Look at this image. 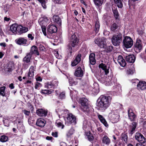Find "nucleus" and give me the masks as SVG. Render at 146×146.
<instances>
[{"instance_id": "34", "label": "nucleus", "mask_w": 146, "mask_h": 146, "mask_svg": "<svg viewBox=\"0 0 146 146\" xmlns=\"http://www.w3.org/2000/svg\"><path fill=\"white\" fill-rule=\"evenodd\" d=\"M75 130L74 128H71L67 132L66 135L68 138H70L74 132Z\"/></svg>"}, {"instance_id": "52", "label": "nucleus", "mask_w": 146, "mask_h": 146, "mask_svg": "<svg viewBox=\"0 0 146 146\" xmlns=\"http://www.w3.org/2000/svg\"><path fill=\"white\" fill-rule=\"evenodd\" d=\"M42 86V85L40 83L37 82L35 84V88L36 89H38L39 87Z\"/></svg>"}, {"instance_id": "56", "label": "nucleus", "mask_w": 146, "mask_h": 146, "mask_svg": "<svg viewBox=\"0 0 146 146\" xmlns=\"http://www.w3.org/2000/svg\"><path fill=\"white\" fill-rule=\"evenodd\" d=\"M39 50L41 51H44L45 50V48L43 46L40 44L39 45Z\"/></svg>"}, {"instance_id": "11", "label": "nucleus", "mask_w": 146, "mask_h": 146, "mask_svg": "<svg viewBox=\"0 0 146 146\" xmlns=\"http://www.w3.org/2000/svg\"><path fill=\"white\" fill-rule=\"evenodd\" d=\"M78 41L79 39L76 35L74 34L72 35L70 40V43L72 47H74L77 45Z\"/></svg>"}, {"instance_id": "55", "label": "nucleus", "mask_w": 146, "mask_h": 146, "mask_svg": "<svg viewBox=\"0 0 146 146\" xmlns=\"http://www.w3.org/2000/svg\"><path fill=\"white\" fill-rule=\"evenodd\" d=\"M88 125L87 124V122L86 121H84L83 122V128L84 129H85L87 127Z\"/></svg>"}, {"instance_id": "2", "label": "nucleus", "mask_w": 146, "mask_h": 146, "mask_svg": "<svg viewBox=\"0 0 146 146\" xmlns=\"http://www.w3.org/2000/svg\"><path fill=\"white\" fill-rule=\"evenodd\" d=\"M122 36L120 33H117L113 35L111 39L113 44L115 46L119 45L122 41Z\"/></svg>"}, {"instance_id": "43", "label": "nucleus", "mask_w": 146, "mask_h": 146, "mask_svg": "<svg viewBox=\"0 0 146 146\" xmlns=\"http://www.w3.org/2000/svg\"><path fill=\"white\" fill-rule=\"evenodd\" d=\"M56 125L58 127H60L62 129H63L64 127V125L59 121H57L56 122Z\"/></svg>"}, {"instance_id": "39", "label": "nucleus", "mask_w": 146, "mask_h": 146, "mask_svg": "<svg viewBox=\"0 0 146 146\" xmlns=\"http://www.w3.org/2000/svg\"><path fill=\"white\" fill-rule=\"evenodd\" d=\"M114 2L119 8H121L123 7V3L121 0H114Z\"/></svg>"}, {"instance_id": "33", "label": "nucleus", "mask_w": 146, "mask_h": 146, "mask_svg": "<svg viewBox=\"0 0 146 146\" xmlns=\"http://www.w3.org/2000/svg\"><path fill=\"white\" fill-rule=\"evenodd\" d=\"M118 27L117 23H114L111 25L110 26V30L111 31L114 32L116 31L117 30Z\"/></svg>"}, {"instance_id": "15", "label": "nucleus", "mask_w": 146, "mask_h": 146, "mask_svg": "<svg viewBox=\"0 0 146 146\" xmlns=\"http://www.w3.org/2000/svg\"><path fill=\"white\" fill-rule=\"evenodd\" d=\"M49 21L48 18L45 16L40 18L39 20V23L40 25L46 26Z\"/></svg>"}, {"instance_id": "13", "label": "nucleus", "mask_w": 146, "mask_h": 146, "mask_svg": "<svg viewBox=\"0 0 146 146\" xmlns=\"http://www.w3.org/2000/svg\"><path fill=\"white\" fill-rule=\"evenodd\" d=\"M18 25L16 24H13L10 27L9 33L11 35L16 34L18 32Z\"/></svg>"}, {"instance_id": "19", "label": "nucleus", "mask_w": 146, "mask_h": 146, "mask_svg": "<svg viewBox=\"0 0 146 146\" xmlns=\"http://www.w3.org/2000/svg\"><path fill=\"white\" fill-rule=\"evenodd\" d=\"M137 123L136 122L132 123L131 125L129 126V133L131 135H132L135 131V129L136 127Z\"/></svg>"}, {"instance_id": "50", "label": "nucleus", "mask_w": 146, "mask_h": 146, "mask_svg": "<svg viewBox=\"0 0 146 146\" xmlns=\"http://www.w3.org/2000/svg\"><path fill=\"white\" fill-rule=\"evenodd\" d=\"M103 38H104V37H102V38H101L100 39H99L98 38H97V39H95V40H94L95 43V44H96L99 46V44H97L96 43V40L97 41H98V43L99 44H103V42H102V39Z\"/></svg>"}, {"instance_id": "16", "label": "nucleus", "mask_w": 146, "mask_h": 146, "mask_svg": "<svg viewBox=\"0 0 146 146\" xmlns=\"http://www.w3.org/2000/svg\"><path fill=\"white\" fill-rule=\"evenodd\" d=\"M35 71V68L33 66H31L29 70V71L28 74L27 78L28 79H32L34 76V72Z\"/></svg>"}, {"instance_id": "63", "label": "nucleus", "mask_w": 146, "mask_h": 146, "mask_svg": "<svg viewBox=\"0 0 146 146\" xmlns=\"http://www.w3.org/2000/svg\"><path fill=\"white\" fill-rule=\"evenodd\" d=\"M60 146H66V144L64 142H61L60 143Z\"/></svg>"}, {"instance_id": "28", "label": "nucleus", "mask_w": 146, "mask_h": 146, "mask_svg": "<svg viewBox=\"0 0 146 146\" xmlns=\"http://www.w3.org/2000/svg\"><path fill=\"white\" fill-rule=\"evenodd\" d=\"M120 139L122 141L123 143H127L128 142V136L127 133H122L120 138Z\"/></svg>"}, {"instance_id": "45", "label": "nucleus", "mask_w": 146, "mask_h": 146, "mask_svg": "<svg viewBox=\"0 0 146 146\" xmlns=\"http://www.w3.org/2000/svg\"><path fill=\"white\" fill-rule=\"evenodd\" d=\"M11 7V5L8 4H5L3 10L4 11L5 13L9 11Z\"/></svg>"}, {"instance_id": "26", "label": "nucleus", "mask_w": 146, "mask_h": 146, "mask_svg": "<svg viewBox=\"0 0 146 146\" xmlns=\"http://www.w3.org/2000/svg\"><path fill=\"white\" fill-rule=\"evenodd\" d=\"M29 53L32 55L33 54L37 55H39L38 48L35 46H33L31 47V50Z\"/></svg>"}, {"instance_id": "41", "label": "nucleus", "mask_w": 146, "mask_h": 146, "mask_svg": "<svg viewBox=\"0 0 146 146\" xmlns=\"http://www.w3.org/2000/svg\"><path fill=\"white\" fill-rule=\"evenodd\" d=\"M86 134L87 137V138L89 141H92L94 139V137L92 134L90 132H87L86 133Z\"/></svg>"}, {"instance_id": "35", "label": "nucleus", "mask_w": 146, "mask_h": 146, "mask_svg": "<svg viewBox=\"0 0 146 146\" xmlns=\"http://www.w3.org/2000/svg\"><path fill=\"white\" fill-rule=\"evenodd\" d=\"M53 21L55 23H57L59 25L61 24V19L60 18L57 16L54 15L53 17Z\"/></svg>"}, {"instance_id": "36", "label": "nucleus", "mask_w": 146, "mask_h": 146, "mask_svg": "<svg viewBox=\"0 0 146 146\" xmlns=\"http://www.w3.org/2000/svg\"><path fill=\"white\" fill-rule=\"evenodd\" d=\"M32 56V55L29 53H27V55L24 58V61L27 63L29 62L30 61Z\"/></svg>"}, {"instance_id": "4", "label": "nucleus", "mask_w": 146, "mask_h": 146, "mask_svg": "<svg viewBox=\"0 0 146 146\" xmlns=\"http://www.w3.org/2000/svg\"><path fill=\"white\" fill-rule=\"evenodd\" d=\"M102 42H103V44H99L98 41H96L97 44H99V46L101 48H103L107 52H110L111 51L113 48L112 46L110 45H107L106 44V39L105 38H103L102 39Z\"/></svg>"}, {"instance_id": "22", "label": "nucleus", "mask_w": 146, "mask_h": 146, "mask_svg": "<svg viewBox=\"0 0 146 146\" xmlns=\"http://www.w3.org/2000/svg\"><path fill=\"white\" fill-rule=\"evenodd\" d=\"M46 123V121L44 119L41 118L38 119L36 122L37 125L40 127H44Z\"/></svg>"}, {"instance_id": "48", "label": "nucleus", "mask_w": 146, "mask_h": 146, "mask_svg": "<svg viewBox=\"0 0 146 146\" xmlns=\"http://www.w3.org/2000/svg\"><path fill=\"white\" fill-rule=\"evenodd\" d=\"M5 86H3L0 88V94L3 96H4L5 90Z\"/></svg>"}, {"instance_id": "38", "label": "nucleus", "mask_w": 146, "mask_h": 146, "mask_svg": "<svg viewBox=\"0 0 146 146\" xmlns=\"http://www.w3.org/2000/svg\"><path fill=\"white\" fill-rule=\"evenodd\" d=\"M93 1L96 5L100 7L103 3L104 0H93Z\"/></svg>"}, {"instance_id": "24", "label": "nucleus", "mask_w": 146, "mask_h": 146, "mask_svg": "<svg viewBox=\"0 0 146 146\" xmlns=\"http://www.w3.org/2000/svg\"><path fill=\"white\" fill-rule=\"evenodd\" d=\"M117 61L118 63L122 67H124L126 65L125 60L123 59L121 56L119 55L118 57Z\"/></svg>"}, {"instance_id": "57", "label": "nucleus", "mask_w": 146, "mask_h": 146, "mask_svg": "<svg viewBox=\"0 0 146 146\" xmlns=\"http://www.w3.org/2000/svg\"><path fill=\"white\" fill-rule=\"evenodd\" d=\"M52 135L54 137H58V132H52Z\"/></svg>"}, {"instance_id": "17", "label": "nucleus", "mask_w": 146, "mask_h": 146, "mask_svg": "<svg viewBox=\"0 0 146 146\" xmlns=\"http://www.w3.org/2000/svg\"><path fill=\"white\" fill-rule=\"evenodd\" d=\"M57 29L56 26L53 25H49L47 27V31L49 33L52 34L57 32Z\"/></svg>"}, {"instance_id": "42", "label": "nucleus", "mask_w": 146, "mask_h": 146, "mask_svg": "<svg viewBox=\"0 0 146 146\" xmlns=\"http://www.w3.org/2000/svg\"><path fill=\"white\" fill-rule=\"evenodd\" d=\"M100 27L99 23L98 21H96L95 23V29L94 31L96 33H97L98 32Z\"/></svg>"}, {"instance_id": "60", "label": "nucleus", "mask_w": 146, "mask_h": 146, "mask_svg": "<svg viewBox=\"0 0 146 146\" xmlns=\"http://www.w3.org/2000/svg\"><path fill=\"white\" fill-rule=\"evenodd\" d=\"M103 34L107 36L109 35V32L106 30H104V31Z\"/></svg>"}, {"instance_id": "9", "label": "nucleus", "mask_w": 146, "mask_h": 146, "mask_svg": "<svg viewBox=\"0 0 146 146\" xmlns=\"http://www.w3.org/2000/svg\"><path fill=\"white\" fill-rule=\"evenodd\" d=\"M142 47V44L141 40L139 39H137L134 45V49L135 52L137 53L140 52Z\"/></svg>"}, {"instance_id": "51", "label": "nucleus", "mask_w": 146, "mask_h": 146, "mask_svg": "<svg viewBox=\"0 0 146 146\" xmlns=\"http://www.w3.org/2000/svg\"><path fill=\"white\" fill-rule=\"evenodd\" d=\"M59 98L61 99H63L65 98V95L64 92H63L60 93L59 96Z\"/></svg>"}, {"instance_id": "46", "label": "nucleus", "mask_w": 146, "mask_h": 146, "mask_svg": "<svg viewBox=\"0 0 146 146\" xmlns=\"http://www.w3.org/2000/svg\"><path fill=\"white\" fill-rule=\"evenodd\" d=\"M23 112L27 117H29L31 115V112L30 110H22Z\"/></svg>"}, {"instance_id": "61", "label": "nucleus", "mask_w": 146, "mask_h": 146, "mask_svg": "<svg viewBox=\"0 0 146 146\" xmlns=\"http://www.w3.org/2000/svg\"><path fill=\"white\" fill-rule=\"evenodd\" d=\"M133 73V70L129 69L127 71V73L129 74H132Z\"/></svg>"}, {"instance_id": "6", "label": "nucleus", "mask_w": 146, "mask_h": 146, "mask_svg": "<svg viewBox=\"0 0 146 146\" xmlns=\"http://www.w3.org/2000/svg\"><path fill=\"white\" fill-rule=\"evenodd\" d=\"M110 118L111 122L115 123L117 122L119 117V113L118 110H115L112 111L110 113Z\"/></svg>"}, {"instance_id": "44", "label": "nucleus", "mask_w": 146, "mask_h": 146, "mask_svg": "<svg viewBox=\"0 0 146 146\" xmlns=\"http://www.w3.org/2000/svg\"><path fill=\"white\" fill-rule=\"evenodd\" d=\"M112 11L114 15V16L116 19L118 18L119 15L118 11L117 9H112Z\"/></svg>"}, {"instance_id": "32", "label": "nucleus", "mask_w": 146, "mask_h": 146, "mask_svg": "<svg viewBox=\"0 0 146 146\" xmlns=\"http://www.w3.org/2000/svg\"><path fill=\"white\" fill-rule=\"evenodd\" d=\"M102 141L103 144L109 145L110 143V140L109 137L106 136L103 137L102 139Z\"/></svg>"}, {"instance_id": "64", "label": "nucleus", "mask_w": 146, "mask_h": 146, "mask_svg": "<svg viewBox=\"0 0 146 146\" xmlns=\"http://www.w3.org/2000/svg\"><path fill=\"white\" fill-rule=\"evenodd\" d=\"M36 80L37 81H41L42 80V79L40 76H38L36 78Z\"/></svg>"}, {"instance_id": "31", "label": "nucleus", "mask_w": 146, "mask_h": 146, "mask_svg": "<svg viewBox=\"0 0 146 146\" xmlns=\"http://www.w3.org/2000/svg\"><path fill=\"white\" fill-rule=\"evenodd\" d=\"M98 118L100 119V121L106 127H108V124L105 119L103 117V116L99 114H98Z\"/></svg>"}, {"instance_id": "23", "label": "nucleus", "mask_w": 146, "mask_h": 146, "mask_svg": "<svg viewBox=\"0 0 146 146\" xmlns=\"http://www.w3.org/2000/svg\"><path fill=\"white\" fill-rule=\"evenodd\" d=\"M125 58L126 61L129 63L134 62L135 59V57L133 54L128 55L126 56Z\"/></svg>"}, {"instance_id": "59", "label": "nucleus", "mask_w": 146, "mask_h": 146, "mask_svg": "<svg viewBox=\"0 0 146 146\" xmlns=\"http://www.w3.org/2000/svg\"><path fill=\"white\" fill-rule=\"evenodd\" d=\"M28 37L29 38H30L31 40H33L34 38V37L32 35L30 34H28Z\"/></svg>"}, {"instance_id": "7", "label": "nucleus", "mask_w": 146, "mask_h": 146, "mask_svg": "<svg viewBox=\"0 0 146 146\" xmlns=\"http://www.w3.org/2000/svg\"><path fill=\"white\" fill-rule=\"evenodd\" d=\"M58 84V81H53L51 82L45 83L44 84V87L48 89H53L57 87Z\"/></svg>"}, {"instance_id": "21", "label": "nucleus", "mask_w": 146, "mask_h": 146, "mask_svg": "<svg viewBox=\"0 0 146 146\" xmlns=\"http://www.w3.org/2000/svg\"><path fill=\"white\" fill-rule=\"evenodd\" d=\"M81 56V55L80 54H78L77 56L74 60L72 62V66H76L80 61Z\"/></svg>"}, {"instance_id": "40", "label": "nucleus", "mask_w": 146, "mask_h": 146, "mask_svg": "<svg viewBox=\"0 0 146 146\" xmlns=\"http://www.w3.org/2000/svg\"><path fill=\"white\" fill-rule=\"evenodd\" d=\"M8 139V137L5 135H1L0 137V141L3 143L7 141Z\"/></svg>"}, {"instance_id": "20", "label": "nucleus", "mask_w": 146, "mask_h": 146, "mask_svg": "<svg viewBox=\"0 0 146 146\" xmlns=\"http://www.w3.org/2000/svg\"><path fill=\"white\" fill-rule=\"evenodd\" d=\"M27 40L24 38L20 37L15 40L16 43L20 45H25L27 44Z\"/></svg>"}, {"instance_id": "10", "label": "nucleus", "mask_w": 146, "mask_h": 146, "mask_svg": "<svg viewBox=\"0 0 146 146\" xmlns=\"http://www.w3.org/2000/svg\"><path fill=\"white\" fill-rule=\"evenodd\" d=\"M135 139L141 143H143L146 142V139L141 133H137L135 136Z\"/></svg>"}, {"instance_id": "5", "label": "nucleus", "mask_w": 146, "mask_h": 146, "mask_svg": "<svg viewBox=\"0 0 146 146\" xmlns=\"http://www.w3.org/2000/svg\"><path fill=\"white\" fill-rule=\"evenodd\" d=\"M123 43L124 46L126 48L131 47L133 44V41L132 38L129 36L124 37L123 40Z\"/></svg>"}, {"instance_id": "27", "label": "nucleus", "mask_w": 146, "mask_h": 146, "mask_svg": "<svg viewBox=\"0 0 146 146\" xmlns=\"http://www.w3.org/2000/svg\"><path fill=\"white\" fill-rule=\"evenodd\" d=\"M28 31V29L27 28L23 27L21 25H18V32L19 34L26 33Z\"/></svg>"}, {"instance_id": "37", "label": "nucleus", "mask_w": 146, "mask_h": 146, "mask_svg": "<svg viewBox=\"0 0 146 146\" xmlns=\"http://www.w3.org/2000/svg\"><path fill=\"white\" fill-rule=\"evenodd\" d=\"M53 91V89L50 90H42L40 92L42 94H51Z\"/></svg>"}, {"instance_id": "49", "label": "nucleus", "mask_w": 146, "mask_h": 146, "mask_svg": "<svg viewBox=\"0 0 146 146\" xmlns=\"http://www.w3.org/2000/svg\"><path fill=\"white\" fill-rule=\"evenodd\" d=\"M41 27L42 31L44 35V36H46V26H42L40 25Z\"/></svg>"}, {"instance_id": "58", "label": "nucleus", "mask_w": 146, "mask_h": 146, "mask_svg": "<svg viewBox=\"0 0 146 146\" xmlns=\"http://www.w3.org/2000/svg\"><path fill=\"white\" fill-rule=\"evenodd\" d=\"M55 55L56 57L58 58H60V57H61V56L59 54L58 52V51H56V53L54 54Z\"/></svg>"}, {"instance_id": "29", "label": "nucleus", "mask_w": 146, "mask_h": 146, "mask_svg": "<svg viewBox=\"0 0 146 146\" xmlns=\"http://www.w3.org/2000/svg\"><path fill=\"white\" fill-rule=\"evenodd\" d=\"M83 72L81 68L80 67L77 68L75 73V76L79 77H82L83 76Z\"/></svg>"}, {"instance_id": "25", "label": "nucleus", "mask_w": 146, "mask_h": 146, "mask_svg": "<svg viewBox=\"0 0 146 146\" xmlns=\"http://www.w3.org/2000/svg\"><path fill=\"white\" fill-rule=\"evenodd\" d=\"M89 61L91 64L94 65L96 63L95 54L94 53L90 54L89 56Z\"/></svg>"}, {"instance_id": "12", "label": "nucleus", "mask_w": 146, "mask_h": 146, "mask_svg": "<svg viewBox=\"0 0 146 146\" xmlns=\"http://www.w3.org/2000/svg\"><path fill=\"white\" fill-rule=\"evenodd\" d=\"M128 116L129 119L131 121H134L136 117V115L133 113L132 110L129 108L128 110Z\"/></svg>"}, {"instance_id": "54", "label": "nucleus", "mask_w": 146, "mask_h": 146, "mask_svg": "<svg viewBox=\"0 0 146 146\" xmlns=\"http://www.w3.org/2000/svg\"><path fill=\"white\" fill-rule=\"evenodd\" d=\"M52 1L55 3L60 4L63 3L62 0H52Z\"/></svg>"}, {"instance_id": "30", "label": "nucleus", "mask_w": 146, "mask_h": 146, "mask_svg": "<svg viewBox=\"0 0 146 146\" xmlns=\"http://www.w3.org/2000/svg\"><path fill=\"white\" fill-rule=\"evenodd\" d=\"M99 67L104 71L106 75H107L108 74L109 72V69L107 68V66L105 64L102 63L99 65Z\"/></svg>"}, {"instance_id": "3", "label": "nucleus", "mask_w": 146, "mask_h": 146, "mask_svg": "<svg viewBox=\"0 0 146 146\" xmlns=\"http://www.w3.org/2000/svg\"><path fill=\"white\" fill-rule=\"evenodd\" d=\"M80 102L82 105V108L83 111L88 113L90 111V109L87 99L85 98H81Z\"/></svg>"}, {"instance_id": "1", "label": "nucleus", "mask_w": 146, "mask_h": 146, "mask_svg": "<svg viewBox=\"0 0 146 146\" xmlns=\"http://www.w3.org/2000/svg\"><path fill=\"white\" fill-rule=\"evenodd\" d=\"M111 99L110 96L101 95L97 100V106L99 110L104 111L109 107Z\"/></svg>"}, {"instance_id": "8", "label": "nucleus", "mask_w": 146, "mask_h": 146, "mask_svg": "<svg viewBox=\"0 0 146 146\" xmlns=\"http://www.w3.org/2000/svg\"><path fill=\"white\" fill-rule=\"evenodd\" d=\"M67 119V121L69 124L75 125L76 123V117L72 113H69L68 114Z\"/></svg>"}, {"instance_id": "53", "label": "nucleus", "mask_w": 146, "mask_h": 146, "mask_svg": "<svg viewBox=\"0 0 146 146\" xmlns=\"http://www.w3.org/2000/svg\"><path fill=\"white\" fill-rule=\"evenodd\" d=\"M28 108L29 109V110H30L32 112L33 111L34 108L32 105L30 104H29L28 105Z\"/></svg>"}, {"instance_id": "47", "label": "nucleus", "mask_w": 146, "mask_h": 146, "mask_svg": "<svg viewBox=\"0 0 146 146\" xmlns=\"http://www.w3.org/2000/svg\"><path fill=\"white\" fill-rule=\"evenodd\" d=\"M3 121L5 126L7 127L9 126V122L8 119L3 118Z\"/></svg>"}, {"instance_id": "18", "label": "nucleus", "mask_w": 146, "mask_h": 146, "mask_svg": "<svg viewBox=\"0 0 146 146\" xmlns=\"http://www.w3.org/2000/svg\"><path fill=\"white\" fill-rule=\"evenodd\" d=\"M47 112V110L42 109H39L36 111L37 114L40 116H46Z\"/></svg>"}, {"instance_id": "62", "label": "nucleus", "mask_w": 146, "mask_h": 146, "mask_svg": "<svg viewBox=\"0 0 146 146\" xmlns=\"http://www.w3.org/2000/svg\"><path fill=\"white\" fill-rule=\"evenodd\" d=\"M69 83L70 84L71 83L72 84H74V85H76L77 84V82L71 80V81H69Z\"/></svg>"}, {"instance_id": "14", "label": "nucleus", "mask_w": 146, "mask_h": 146, "mask_svg": "<svg viewBox=\"0 0 146 146\" xmlns=\"http://www.w3.org/2000/svg\"><path fill=\"white\" fill-rule=\"evenodd\" d=\"M137 87L139 90H144L146 89V82L144 81H140L137 84Z\"/></svg>"}]
</instances>
